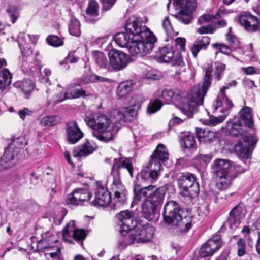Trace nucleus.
<instances>
[{
  "instance_id": "2eb2a0df",
  "label": "nucleus",
  "mask_w": 260,
  "mask_h": 260,
  "mask_svg": "<svg viewBox=\"0 0 260 260\" xmlns=\"http://www.w3.org/2000/svg\"><path fill=\"white\" fill-rule=\"evenodd\" d=\"M86 96V91L82 88L79 84H74L71 85L68 89V91L65 92L63 96L60 98L57 96L53 98V99H50L48 101V104L51 103L52 101L55 104L60 103L63 100L68 99H76Z\"/></svg>"
},
{
  "instance_id": "f257e3e1",
  "label": "nucleus",
  "mask_w": 260,
  "mask_h": 260,
  "mask_svg": "<svg viewBox=\"0 0 260 260\" xmlns=\"http://www.w3.org/2000/svg\"><path fill=\"white\" fill-rule=\"evenodd\" d=\"M127 32L117 33L115 42L120 47L128 48L133 56H142L150 53L156 41V38L139 18H129L125 25Z\"/></svg>"
},
{
  "instance_id": "20e7f679",
  "label": "nucleus",
  "mask_w": 260,
  "mask_h": 260,
  "mask_svg": "<svg viewBox=\"0 0 260 260\" xmlns=\"http://www.w3.org/2000/svg\"><path fill=\"white\" fill-rule=\"evenodd\" d=\"M212 68L208 67L205 71L203 82L194 86L191 91L184 98L180 105L182 112L188 118L192 117L197 110L198 106L203 103L204 97L211 84V74Z\"/></svg>"
},
{
  "instance_id": "393cba45",
  "label": "nucleus",
  "mask_w": 260,
  "mask_h": 260,
  "mask_svg": "<svg viewBox=\"0 0 260 260\" xmlns=\"http://www.w3.org/2000/svg\"><path fill=\"white\" fill-rule=\"evenodd\" d=\"M169 154L166 147L162 144H159L153 154L151 156V162L152 166H157V164L160 165L161 168V161H164L168 159Z\"/></svg>"
},
{
  "instance_id": "c03bdc74",
  "label": "nucleus",
  "mask_w": 260,
  "mask_h": 260,
  "mask_svg": "<svg viewBox=\"0 0 260 260\" xmlns=\"http://www.w3.org/2000/svg\"><path fill=\"white\" fill-rule=\"evenodd\" d=\"M69 31L72 36L76 37L80 36L81 34L80 23L77 19L73 18L71 19L69 26Z\"/></svg>"
},
{
  "instance_id": "ddd939ff",
  "label": "nucleus",
  "mask_w": 260,
  "mask_h": 260,
  "mask_svg": "<svg viewBox=\"0 0 260 260\" xmlns=\"http://www.w3.org/2000/svg\"><path fill=\"white\" fill-rule=\"evenodd\" d=\"M110 71H120L128 64V57L126 54L119 50L113 49L108 53Z\"/></svg>"
},
{
  "instance_id": "338daca9",
  "label": "nucleus",
  "mask_w": 260,
  "mask_h": 260,
  "mask_svg": "<svg viewBox=\"0 0 260 260\" xmlns=\"http://www.w3.org/2000/svg\"><path fill=\"white\" fill-rule=\"evenodd\" d=\"M78 60V58L75 56L74 54L72 53H70L67 57H66V63H75L77 62Z\"/></svg>"
},
{
  "instance_id": "473e14b6",
  "label": "nucleus",
  "mask_w": 260,
  "mask_h": 260,
  "mask_svg": "<svg viewBox=\"0 0 260 260\" xmlns=\"http://www.w3.org/2000/svg\"><path fill=\"white\" fill-rule=\"evenodd\" d=\"M156 206L145 200L142 205V213L144 217L149 220H153L155 218Z\"/></svg>"
},
{
  "instance_id": "bf43d9fd",
  "label": "nucleus",
  "mask_w": 260,
  "mask_h": 260,
  "mask_svg": "<svg viewBox=\"0 0 260 260\" xmlns=\"http://www.w3.org/2000/svg\"><path fill=\"white\" fill-rule=\"evenodd\" d=\"M102 77L95 75H90V76L84 75L82 80L85 83H88L90 82H94L95 81H100Z\"/></svg>"
},
{
  "instance_id": "0eeeda50",
  "label": "nucleus",
  "mask_w": 260,
  "mask_h": 260,
  "mask_svg": "<svg viewBox=\"0 0 260 260\" xmlns=\"http://www.w3.org/2000/svg\"><path fill=\"white\" fill-rule=\"evenodd\" d=\"M85 121L92 128V135L100 141L107 142L113 139L112 122L107 116L100 114L95 119L88 116Z\"/></svg>"
},
{
  "instance_id": "bb28decb",
  "label": "nucleus",
  "mask_w": 260,
  "mask_h": 260,
  "mask_svg": "<svg viewBox=\"0 0 260 260\" xmlns=\"http://www.w3.org/2000/svg\"><path fill=\"white\" fill-rule=\"evenodd\" d=\"M184 93L179 89H165L161 91L160 97L164 99L167 104L178 101L182 99Z\"/></svg>"
},
{
  "instance_id": "f03ea898",
  "label": "nucleus",
  "mask_w": 260,
  "mask_h": 260,
  "mask_svg": "<svg viewBox=\"0 0 260 260\" xmlns=\"http://www.w3.org/2000/svg\"><path fill=\"white\" fill-rule=\"evenodd\" d=\"M116 218L120 226L119 232L121 235L117 245L119 249H123L131 244L146 243L152 239L154 233L153 226H136L133 229L135 221L132 212L122 211L116 215Z\"/></svg>"
},
{
  "instance_id": "6e6552de",
  "label": "nucleus",
  "mask_w": 260,
  "mask_h": 260,
  "mask_svg": "<svg viewBox=\"0 0 260 260\" xmlns=\"http://www.w3.org/2000/svg\"><path fill=\"white\" fill-rule=\"evenodd\" d=\"M141 95H136L132 97L129 102V106L124 107L121 110H113L110 114V119L114 124H122L125 122L133 120L136 117L137 111L143 102Z\"/></svg>"
},
{
  "instance_id": "a18cd8bd",
  "label": "nucleus",
  "mask_w": 260,
  "mask_h": 260,
  "mask_svg": "<svg viewBox=\"0 0 260 260\" xmlns=\"http://www.w3.org/2000/svg\"><path fill=\"white\" fill-rule=\"evenodd\" d=\"M195 143L194 136L189 133L184 135L181 140V144L183 148H191Z\"/></svg>"
},
{
  "instance_id": "f704fd0d",
  "label": "nucleus",
  "mask_w": 260,
  "mask_h": 260,
  "mask_svg": "<svg viewBox=\"0 0 260 260\" xmlns=\"http://www.w3.org/2000/svg\"><path fill=\"white\" fill-rule=\"evenodd\" d=\"M165 193L164 187L158 188L154 191H152L150 196L146 200L157 207L162 203Z\"/></svg>"
},
{
  "instance_id": "72a5a7b5",
  "label": "nucleus",
  "mask_w": 260,
  "mask_h": 260,
  "mask_svg": "<svg viewBox=\"0 0 260 260\" xmlns=\"http://www.w3.org/2000/svg\"><path fill=\"white\" fill-rule=\"evenodd\" d=\"M210 43V38L208 36L199 37L194 42L191 51L194 57H196L198 52L202 49H206Z\"/></svg>"
},
{
  "instance_id": "2f4dec72",
  "label": "nucleus",
  "mask_w": 260,
  "mask_h": 260,
  "mask_svg": "<svg viewBox=\"0 0 260 260\" xmlns=\"http://www.w3.org/2000/svg\"><path fill=\"white\" fill-rule=\"evenodd\" d=\"M155 57L158 62H169L174 57V52L171 47L165 46L159 49Z\"/></svg>"
},
{
  "instance_id": "49530a36",
  "label": "nucleus",
  "mask_w": 260,
  "mask_h": 260,
  "mask_svg": "<svg viewBox=\"0 0 260 260\" xmlns=\"http://www.w3.org/2000/svg\"><path fill=\"white\" fill-rule=\"evenodd\" d=\"M225 68V64L220 61H216L215 62L214 76L216 80L219 81L221 79Z\"/></svg>"
},
{
  "instance_id": "c756f323",
  "label": "nucleus",
  "mask_w": 260,
  "mask_h": 260,
  "mask_svg": "<svg viewBox=\"0 0 260 260\" xmlns=\"http://www.w3.org/2000/svg\"><path fill=\"white\" fill-rule=\"evenodd\" d=\"M228 127L229 132L231 135L237 136L238 135H242L248 129L250 128L247 125L240 122L238 120L237 122L231 123L229 122L228 123Z\"/></svg>"
},
{
  "instance_id": "603ef678",
  "label": "nucleus",
  "mask_w": 260,
  "mask_h": 260,
  "mask_svg": "<svg viewBox=\"0 0 260 260\" xmlns=\"http://www.w3.org/2000/svg\"><path fill=\"white\" fill-rule=\"evenodd\" d=\"M247 52H249V53L247 54V56L248 58L247 59H249L251 61L257 60L256 56L253 51V46L251 43L245 46L244 53H247Z\"/></svg>"
},
{
  "instance_id": "37998d69",
  "label": "nucleus",
  "mask_w": 260,
  "mask_h": 260,
  "mask_svg": "<svg viewBox=\"0 0 260 260\" xmlns=\"http://www.w3.org/2000/svg\"><path fill=\"white\" fill-rule=\"evenodd\" d=\"M226 13V10L224 9L220 8L216 13L215 16L213 15H203L198 20V23L199 24H202L204 22H208L211 20L212 19L216 18H218L222 16L223 14Z\"/></svg>"
},
{
  "instance_id": "aec40b11",
  "label": "nucleus",
  "mask_w": 260,
  "mask_h": 260,
  "mask_svg": "<svg viewBox=\"0 0 260 260\" xmlns=\"http://www.w3.org/2000/svg\"><path fill=\"white\" fill-rule=\"evenodd\" d=\"M160 169V164H157V166H152V162H151L149 167L144 168L138 173V177L143 182L153 183L158 178Z\"/></svg>"
},
{
  "instance_id": "69168bd1",
  "label": "nucleus",
  "mask_w": 260,
  "mask_h": 260,
  "mask_svg": "<svg viewBox=\"0 0 260 260\" xmlns=\"http://www.w3.org/2000/svg\"><path fill=\"white\" fill-rule=\"evenodd\" d=\"M12 185L15 188H18L21 185V180L19 176H14L11 182Z\"/></svg>"
},
{
  "instance_id": "5701e85b",
  "label": "nucleus",
  "mask_w": 260,
  "mask_h": 260,
  "mask_svg": "<svg viewBox=\"0 0 260 260\" xmlns=\"http://www.w3.org/2000/svg\"><path fill=\"white\" fill-rule=\"evenodd\" d=\"M239 21L240 24L248 32H255L258 28L259 21L258 18L250 14L244 13L241 14L239 17Z\"/></svg>"
},
{
  "instance_id": "7ed1b4c3",
  "label": "nucleus",
  "mask_w": 260,
  "mask_h": 260,
  "mask_svg": "<svg viewBox=\"0 0 260 260\" xmlns=\"http://www.w3.org/2000/svg\"><path fill=\"white\" fill-rule=\"evenodd\" d=\"M126 170L133 177V166L132 159L126 157L114 158L112 167L111 175L108 178L107 185L114 193V205L116 207L122 206L126 201L125 187L122 184L120 174Z\"/></svg>"
},
{
  "instance_id": "39448f33",
  "label": "nucleus",
  "mask_w": 260,
  "mask_h": 260,
  "mask_svg": "<svg viewBox=\"0 0 260 260\" xmlns=\"http://www.w3.org/2000/svg\"><path fill=\"white\" fill-rule=\"evenodd\" d=\"M182 212L178 203L170 201L166 203L163 212L165 222L171 224L176 232L179 233L187 232L195 222L191 215L182 217Z\"/></svg>"
},
{
  "instance_id": "e2e57ef3",
  "label": "nucleus",
  "mask_w": 260,
  "mask_h": 260,
  "mask_svg": "<svg viewBox=\"0 0 260 260\" xmlns=\"http://www.w3.org/2000/svg\"><path fill=\"white\" fill-rule=\"evenodd\" d=\"M103 4L104 9L109 10L115 3L116 0H101Z\"/></svg>"
},
{
  "instance_id": "e433bc0d",
  "label": "nucleus",
  "mask_w": 260,
  "mask_h": 260,
  "mask_svg": "<svg viewBox=\"0 0 260 260\" xmlns=\"http://www.w3.org/2000/svg\"><path fill=\"white\" fill-rule=\"evenodd\" d=\"M213 106L214 107L215 111H217L219 110V111L222 113L223 114L219 116L218 117H211L208 124L211 126H214L218 123H221L228 115L229 113V109L231 108L228 107L224 105V106H222L221 107L218 108L217 110H216V106H214V105Z\"/></svg>"
},
{
  "instance_id": "6e6d98bb",
  "label": "nucleus",
  "mask_w": 260,
  "mask_h": 260,
  "mask_svg": "<svg viewBox=\"0 0 260 260\" xmlns=\"http://www.w3.org/2000/svg\"><path fill=\"white\" fill-rule=\"evenodd\" d=\"M242 213V207L237 205L235 206L230 213V217H234V218H240L241 214Z\"/></svg>"
},
{
  "instance_id": "0e129e2a",
  "label": "nucleus",
  "mask_w": 260,
  "mask_h": 260,
  "mask_svg": "<svg viewBox=\"0 0 260 260\" xmlns=\"http://www.w3.org/2000/svg\"><path fill=\"white\" fill-rule=\"evenodd\" d=\"M234 171L233 172L236 173V175L238 174H241L245 172L247 170V168L243 167L242 165L239 164H236L234 167Z\"/></svg>"
},
{
  "instance_id": "79ce46f5",
  "label": "nucleus",
  "mask_w": 260,
  "mask_h": 260,
  "mask_svg": "<svg viewBox=\"0 0 260 260\" xmlns=\"http://www.w3.org/2000/svg\"><path fill=\"white\" fill-rule=\"evenodd\" d=\"M212 158V155L211 154H200L194 158V161L197 166L201 168H205L210 162Z\"/></svg>"
},
{
  "instance_id": "c9c22d12",
  "label": "nucleus",
  "mask_w": 260,
  "mask_h": 260,
  "mask_svg": "<svg viewBox=\"0 0 260 260\" xmlns=\"http://www.w3.org/2000/svg\"><path fill=\"white\" fill-rule=\"evenodd\" d=\"M98 3L94 0H90L88 3L85 18L87 21L89 22L95 21L98 20Z\"/></svg>"
},
{
  "instance_id": "680f3d73",
  "label": "nucleus",
  "mask_w": 260,
  "mask_h": 260,
  "mask_svg": "<svg viewBox=\"0 0 260 260\" xmlns=\"http://www.w3.org/2000/svg\"><path fill=\"white\" fill-rule=\"evenodd\" d=\"M186 40L183 38H177L175 39V43L181 51H184L185 49Z\"/></svg>"
},
{
  "instance_id": "1a4fd4ad",
  "label": "nucleus",
  "mask_w": 260,
  "mask_h": 260,
  "mask_svg": "<svg viewBox=\"0 0 260 260\" xmlns=\"http://www.w3.org/2000/svg\"><path fill=\"white\" fill-rule=\"evenodd\" d=\"M178 184L182 196L190 198L198 196L199 185L194 174L189 172L181 173L178 179Z\"/></svg>"
},
{
  "instance_id": "423d86ee",
  "label": "nucleus",
  "mask_w": 260,
  "mask_h": 260,
  "mask_svg": "<svg viewBox=\"0 0 260 260\" xmlns=\"http://www.w3.org/2000/svg\"><path fill=\"white\" fill-rule=\"evenodd\" d=\"M211 169L215 176L216 187L220 191L228 189L236 177L231 161L228 159H215L211 165Z\"/></svg>"
},
{
  "instance_id": "13d9d810",
  "label": "nucleus",
  "mask_w": 260,
  "mask_h": 260,
  "mask_svg": "<svg viewBox=\"0 0 260 260\" xmlns=\"http://www.w3.org/2000/svg\"><path fill=\"white\" fill-rule=\"evenodd\" d=\"M33 113V112L28 109L27 108H24L22 109H21L18 111V114L20 118L24 120L26 116L31 115Z\"/></svg>"
},
{
  "instance_id": "de8ad7c7",
  "label": "nucleus",
  "mask_w": 260,
  "mask_h": 260,
  "mask_svg": "<svg viewBox=\"0 0 260 260\" xmlns=\"http://www.w3.org/2000/svg\"><path fill=\"white\" fill-rule=\"evenodd\" d=\"M6 11L9 15L11 22L14 23L19 16L17 7L14 5H10L7 8Z\"/></svg>"
},
{
  "instance_id": "4468645a",
  "label": "nucleus",
  "mask_w": 260,
  "mask_h": 260,
  "mask_svg": "<svg viewBox=\"0 0 260 260\" xmlns=\"http://www.w3.org/2000/svg\"><path fill=\"white\" fill-rule=\"evenodd\" d=\"M91 196V193L87 189L77 188L68 195L66 203L69 206L81 205L84 202L88 201Z\"/></svg>"
},
{
  "instance_id": "6ab92c4d",
  "label": "nucleus",
  "mask_w": 260,
  "mask_h": 260,
  "mask_svg": "<svg viewBox=\"0 0 260 260\" xmlns=\"http://www.w3.org/2000/svg\"><path fill=\"white\" fill-rule=\"evenodd\" d=\"M74 228L75 222L73 220H71L66 224L62 230V237L65 241L71 243V240L69 239L70 238V232L72 231H73V238L77 241H82L86 238L87 233L85 230L82 229H75Z\"/></svg>"
},
{
  "instance_id": "4c0bfd02",
  "label": "nucleus",
  "mask_w": 260,
  "mask_h": 260,
  "mask_svg": "<svg viewBox=\"0 0 260 260\" xmlns=\"http://www.w3.org/2000/svg\"><path fill=\"white\" fill-rule=\"evenodd\" d=\"M60 122V118L57 116L49 115L43 117L40 124L44 127H51L58 124Z\"/></svg>"
},
{
  "instance_id": "c85d7f7f",
  "label": "nucleus",
  "mask_w": 260,
  "mask_h": 260,
  "mask_svg": "<svg viewBox=\"0 0 260 260\" xmlns=\"http://www.w3.org/2000/svg\"><path fill=\"white\" fill-rule=\"evenodd\" d=\"M154 186L153 185H149L142 188L137 190L136 188L134 189V196L132 202V204L136 205L138 202L144 199V201L150 196L152 190Z\"/></svg>"
},
{
  "instance_id": "cd10ccee",
  "label": "nucleus",
  "mask_w": 260,
  "mask_h": 260,
  "mask_svg": "<svg viewBox=\"0 0 260 260\" xmlns=\"http://www.w3.org/2000/svg\"><path fill=\"white\" fill-rule=\"evenodd\" d=\"M93 60L96 66L101 69H103L107 71H110V66L109 56L103 52L95 51L92 53Z\"/></svg>"
},
{
  "instance_id": "4d7b16f0",
  "label": "nucleus",
  "mask_w": 260,
  "mask_h": 260,
  "mask_svg": "<svg viewBox=\"0 0 260 260\" xmlns=\"http://www.w3.org/2000/svg\"><path fill=\"white\" fill-rule=\"evenodd\" d=\"M214 31L212 25L210 24L207 26H203L197 29V32L200 34H212Z\"/></svg>"
},
{
  "instance_id": "7c9ffc66",
  "label": "nucleus",
  "mask_w": 260,
  "mask_h": 260,
  "mask_svg": "<svg viewBox=\"0 0 260 260\" xmlns=\"http://www.w3.org/2000/svg\"><path fill=\"white\" fill-rule=\"evenodd\" d=\"M240 117L239 120L240 122L246 124L251 128H252L254 121L252 117L251 108L248 106H245L239 112Z\"/></svg>"
},
{
  "instance_id": "09e8293b",
  "label": "nucleus",
  "mask_w": 260,
  "mask_h": 260,
  "mask_svg": "<svg viewBox=\"0 0 260 260\" xmlns=\"http://www.w3.org/2000/svg\"><path fill=\"white\" fill-rule=\"evenodd\" d=\"M162 106V103L159 100L156 99L152 102H150L148 106V112L152 114L158 111Z\"/></svg>"
},
{
  "instance_id": "3c124183",
  "label": "nucleus",
  "mask_w": 260,
  "mask_h": 260,
  "mask_svg": "<svg viewBox=\"0 0 260 260\" xmlns=\"http://www.w3.org/2000/svg\"><path fill=\"white\" fill-rule=\"evenodd\" d=\"M162 26L168 36H172L174 35V31L168 17H166L163 20Z\"/></svg>"
},
{
  "instance_id": "a211bd4d",
  "label": "nucleus",
  "mask_w": 260,
  "mask_h": 260,
  "mask_svg": "<svg viewBox=\"0 0 260 260\" xmlns=\"http://www.w3.org/2000/svg\"><path fill=\"white\" fill-rule=\"evenodd\" d=\"M95 199L93 202V204L96 206L98 205L101 207L107 206L110 203L112 204L113 208L115 209L121 207H115L114 205V198L113 200L111 199V196L110 192L106 188L102 186H98L95 190Z\"/></svg>"
},
{
  "instance_id": "864d4df0",
  "label": "nucleus",
  "mask_w": 260,
  "mask_h": 260,
  "mask_svg": "<svg viewBox=\"0 0 260 260\" xmlns=\"http://www.w3.org/2000/svg\"><path fill=\"white\" fill-rule=\"evenodd\" d=\"M237 254L239 256H243L246 253V243L244 240L240 238L237 242Z\"/></svg>"
},
{
  "instance_id": "412c9836",
  "label": "nucleus",
  "mask_w": 260,
  "mask_h": 260,
  "mask_svg": "<svg viewBox=\"0 0 260 260\" xmlns=\"http://www.w3.org/2000/svg\"><path fill=\"white\" fill-rule=\"evenodd\" d=\"M96 148V144L92 141L86 140L84 143L73 149V155L74 158L80 160L92 154Z\"/></svg>"
},
{
  "instance_id": "4be33fe9",
  "label": "nucleus",
  "mask_w": 260,
  "mask_h": 260,
  "mask_svg": "<svg viewBox=\"0 0 260 260\" xmlns=\"http://www.w3.org/2000/svg\"><path fill=\"white\" fill-rule=\"evenodd\" d=\"M237 85V82L235 80H232L231 81L225 83L220 90L217 97V99L215 102L214 103V106L216 107V110L222 106L224 105L229 108H232L233 106V104L231 101H230L228 98L226 96L225 90L229 89L232 87H235Z\"/></svg>"
},
{
  "instance_id": "f3484780",
  "label": "nucleus",
  "mask_w": 260,
  "mask_h": 260,
  "mask_svg": "<svg viewBox=\"0 0 260 260\" xmlns=\"http://www.w3.org/2000/svg\"><path fill=\"white\" fill-rule=\"evenodd\" d=\"M221 245L220 237L219 235H215L201 247L199 255L202 258L211 256L221 246Z\"/></svg>"
},
{
  "instance_id": "774afa93",
  "label": "nucleus",
  "mask_w": 260,
  "mask_h": 260,
  "mask_svg": "<svg viewBox=\"0 0 260 260\" xmlns=\"http://www.w3.org/2000/svg\"><path fill=\"white\" fill-rule=\"evenodd\" d=\"M226 40L228 41L229 44H230L231 45H233L235 43L236 41H237L236 38L230 35V32L226 34Z\"/></svg>"
},
{
  "instance_id": "9d476101",
  "label": "nucleus",
  "mask_w": 260,
  "mask_h": 260,
  "mask_svg": "<svg viewBox=\"0 0 260 260\" xmlns=\"http://www.w3.org/2000/svg\"><path fill=\"white\" fill-rule=\"evenodd\" d=\"M174 6L179 10L175 17L185 24H189L193 19L192 13L197 7L196 0H174Z\"/></svg>"
},
{
  "instance_id": "a19ab883",
  "label": "nucleus",
  "mask_w": 260,
  "mask_h": 260,
  "mask_svg": "<svg viewBox=\"0 0 260 260\" xmlns=\"http://www.w3.org/2000/svg\"><path fill=\"white\" fill-rule=\"evenodd\" d=\"M132 84L129 82L120 83L117 88V95L119 99L126 96L132 90Z\"/></svg>"
},
{
  "instance_id": "b1692460",
  "label": "nucleus",
  "mask_w": 260,
  "mask_h": 260,
  "mask_svg": "<svg viewBox=\"0 0 260 260\" xmlns=\"http://www.w3.org/2000/svg\"><path fill=\"white\" fill-rule=\"evenodd\" d=\"M23 34H21L18 36V44L22 56V68L26 71L30 70L31 72H34L35 69H34L32 66H30L29 64H28L26 59V57H29L32 54V51L27 45L24 44L23 43Z\"/></svg>"
},
{
  "instance_id": "8fccbe9b",
  "label": "nucleus",
  "mask_w": 260,
  "mask_h": 260,
  "mask_svg": "<svg viewBox=\"0 0 260 260\" xmlns=\"http://www.w3.org/2000/svg\"><path fill=\"white\" fill-rule=\"evenodd\" d=\"M46 41L48 44L54 47H58L63 45L62 40L55 35L49 36L46 39Z\"/></svg>"
},
{
  "instance_id": "dca6fc26",
  "label": "nucleus",
  "mask_w": 260,
  "mask_h": 260,
  "mask_svg": "<svg viewBox=\"0 0 260 260\" xmlns=\"http://www.w3.org/2000/svg\"><path fill=\"white\" fill-rule=\"evenodd\" d=\"M66 134L67 141L72 144L79 142L84 136V133L79 128L77 123L71 120L66 123Z\"/></svg>"
},
{
  "instance_id": "f8f14e48",
  "label": "nucleus",
  "mask_w": 260,
  "mask_h": 260,
  "mask_svg": "<svg viewBox=\"0 0 260 260\" xmlns=\"http://www.w3.org/2000/svg\"><path fill=\"white\" fill-rule=\"evenodd\" d=\"M258 141L255 136H245L235 146L236 153L240 156L248 158L251 153L250 147H253Z\"/></svg>"
},
{
  "instance_id": "ea45409f",
  "label": "nucleus",
  "mask_w": 260,
  "mask_h": 260,
  "mask_svg": "<svg viewBox=\"0 0 260 260\" xmlns=\"http://www.w3.org/2000/svg\"><path fill=\"white\" fill-rule=\"evenodd\" d=\"M25 94H29L34 89V85L30 80L25 79L15 83Z\"/></svg>"
},
{
  "instance_id": "a878e982",
  "label": "nucleus",
  "mask_w": 260,
  "mask_h": 260,
  "mask_svg": "<svg viewBox=\"0 0 260 260\" xmlns=\"http://www.w3.org/2000/svg\"><path fill=\"white\" fill-rule=\"evenodd\" d=\"M198 141L201 143L210 144L216 140V133L209 128H197L196 131Z\"/></svg>"
},
{
  "instance_id": "9b49d317",
  "label": "nucleus",
  "mask_w": 260,
  "mask_h": 260,
  "mask_svg": "<svg viewBox=\"0 0 260 260\" xmlns=\"http://www.w3.org/2000/svg\"><path fill=\"white\" fill-rule=\"evenodd\" d=\"M22 144L20 139L17 138L8 145L1 157L0 165L3 168H10L16 164L17 155L20 151V147Z\"/></svg>"
},
{
  "instance_id": "052dcab7",
  "label": "nucleus",
  "mask_w": 260,
  "mask_h": 260,
  "mask_svg": "<svg viewBox=\"0 0 260 260\" xmlns=\"http://www.w3.org/2000/svg\"><path fill=\"white\" fill-rule=\"evenodd\" d=\"M213 46L216 47L219 50L220 52L222 53L229 55L231 53L230 48L224 44H213Z\"/></svg>"
},
{
  "instance_id": "5fc2aeb1",
  "label": "nucleus",
  "mask_w": 260,
  "mask_h": 260,
  "mask_svg": "<svg viewBox=\"0 0 260 260\" xmlns=\"http://www.w3.org/2000/svg\"><path fill=\"white\" fill-rule=\"evenodd\" d=\"M230 229L234 230L237 228L241 223V219L229 216L227 221Z\"/></svg>"
},
{
  "instance_id": "58836bf2",
  "label": "nucleus",
  "mask_w": 260,
  "mask_h": 260,
  "mask_svg": "<svg viewBox=\"0 0 260 260\" xmlns=\"http://www.w3.org/2000/svg\"><path fill=\"white\" fill-rule=\"evenodd\" d=\"M12 82V74L10 71L5 69L0 72V88H5L9 86Z\"/></svg>"
}]
</instances>
